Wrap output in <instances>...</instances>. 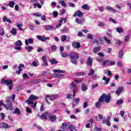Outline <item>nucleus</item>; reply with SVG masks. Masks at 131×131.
Returning <instances> with one entry per match:
<instances>
[{
  "mask_svg": "<svg viewBox=\"0 0 131 131\" xmlns=\"http://www.w3.org/2000/svg\"><path fill=\"white\" fill-rule=\"evenodd\" d=\"M38 99V97L32 95H31L28 100L26 101L27 104L30 105L32 108H36V103H34V100H37Z\"/></svg>",
  "mask_w": 131,
  "mask_h": 131,
  "instance_id": "1",
  "label": "nucleus"
},
{
  "mask_svg": "<svg viewBox=\"0 0 131 131\" xmlns=\"http://www.w3.org/2000/svg\"><path fill=\"white\" fill-rule=\"evenodd\" d=\"M6 101L7 103V105L3 104V106L5 107L6 110H10V111H13L14 108L13 107V103H12V100L9 98H7L6 99Z\"/></svg>",
  "mask_w": 131,
  "mask_h": 131,
  "instance_id": "2",
  "label": "nucleus"
},
{
  "mask_svg": "<svg viewBox=\"0 0 131 131\" xmlns=\"http://www.w3.org/2000/svg\"><path fill=\"white\" fill-rule=\"evenodd\" d=\"M69 58L71 60H77L79 59V54L77 52L72 51L69 54Z\"/></svg>",
  "mask_w": 131,
  "mask_h": 131,
  "instance_id": "3",
  "label": "nucleus"
},
{
  "mask_svg": "<svg viewBox=\"0 0 131 131\" xmlns=\"http://www.w3.org/2000/svg\"><path fill=\"white\" fill-rule=\"evenodd\" d=\"M62 129L63 130H65V129H75V126L72 125H67V124L64 122L62 124Z\"/></svg>",
  "mask_w": 131,
  "mask_h": 131,
  "instance_id": "4",
  "label": "nucleus"
},
{
  "mask_svg": "<svg viewBox=\"0 0 131 131\" xmlns=\"http://www.w3.org/2000/svg\"><path fill=\"white\" fill-rule=\"evenodd\" d=\"M36 37L37 39H38V40H40L43 42H45V41H47V40H50V37H46L45 36H41L40 35H37Z\"/></svg>",
  "mask_w": 131,
  "mask_h": 131,
  "instance_id": "5",
  "label": "nucleus"
},
{
  "mask_svg": "<svg viewBox=\"0 0 131 131\" xmlns=\"http://www.w3.org/2000/svg\"><path fill=\"white\" fill-rule=\"evenodd\" d=\"M103 98V100H105V102L106 103H110V100H111V95L110 94H108L107 95H106L105 94H103L102 96Z\"/></svg>",
  "mask_w": 131,
  "mask_h": 131,
  "instance_id": "6",
  "label": "nucleus"
},
{
  "mask_svg": "<svg viewBox=\"0 0 131 131\" xmlns=\"http://www.w3.org/2000/svg\"><path fill=\"white\" fill-rule=\"evenodd\" d=\"M103 102V97H100L98 101L96 103L95 106L96 108H100L102 106V103Z\"/></svg>",
  "mask_w": 131,
  "mask_h": 131,
  "instance_id": "7",
  "label": "nucleus"
},
{
  "mask_svg": "<svg viewBox=\"0 0 131 131\" xmlns=\"http://www.w3.org/2000/svg\"><path fill=\"white\" fill-rule=\"evenodd\" d=\"M22 45V42L21 40H17L15 43V46H16L14 47L15 50H17V51H20L21 50V48L20 47V46Z\"/></svg>",
  "mask_w": 131,
  "mask_h": 131,
  "instance_id": "8",
  "label": "nucleus"
},
{
  "mask_svg": "<svg viewBox=\"0 0 131 131\" xmlns=\"http://www.w3.org/2000/svg\"><path fill=\"white\" fill-rule=\"evenodd\" d=\"M98 56H99V57L96 58V60H97L98 62H102V61H103V58L105 57V54H104L103 52H99Z\"/></svg>",
  "mask_w": 131,
  "mask_h": 131,
  "instance_id": "9",
  "label": "nucleus"
},
{
  "mask_svg": "<svg viewBox=\"0 0 131 131\" xmlns=\"http://www.w3.org/2000/svg\"><path fill=\"white\" fill-rule=\"evenodd\" d=\"M1 83H3V84H7V85H10V84H12L13 82L11 80H7L6 81L5 79H2L1 80Z\"/></svg>",
  "mask_w": 131,
  "mask_h": 131,
  "instance_id": "10",
  "label": "nucleus"
},
{
  "mask_svg": "<svg viewBox=\"0 0 131 131\" xmlns=\"http://www.w3.org/2000/svg\"><path fill=\"white\" fill-rule=\"evenodd\" d=\"M73 49H79L80 48V43L76 41H73L72 43Z\"/></svg>",
  "mask_w": 131,
  "mask_h": 131,
  "instance_id": "11",
  "label": "nucleus"
},
{
  "mask_svg": "<svg viewBox=\"0 0 131 131\" xmlns=\"http://www.w3.org/2000/svg\"><path fill=\"white\" fill-rule=\"evenodd\" d=\"M70 87L73 88L74 89L73 97H75V94H76V91H77V88L76 87V85H75L74 83H72L70 85Z\"/></svg>",
  "mask_w": 131,
  "mask_h": 131,
  "instance_id": "12",
  "label": "nucleus"
},
{
  "mask_svg": "<svg viewBox=\"0 0 131 131\" xmlns=\"http://www.w3.org/2000/svg\"><path fill=\"white\" fill-rule=\"evenodd\" d=\"M124 90V89L123 88V87L122 86H120V87H118L117 88V91H116V94L118 95L119 96L120 95V94H121V93H122V91Z\"/></svg>",
  "mask_w": 131,
  "mask_h": 131,
  "instance_id": "13",
  "label": "nucleus"
},
{
  "mask_svg": "<svg viewBox=\"0 0 131 131\" xmlns=\"http://www.w3.org/2000/svg\"><path fill=\"white\" fill-rule=\"evenodd\" d=\"M106 10L109 11V12H113V13H117V10L111 7V6H106Z\"/></svg>",
  "mask_w": 131,
  "mask_h": 131,
  "instance_id": "14",
  "label": "nucleus"
},
{
  "mask_svg": "<svg viewBox=\"0 0 131 131\" xmlns=\"http://www.w3.org/2000/svg\"><path fill=\"white\" fill-rule=\"evenodd\" d=\"M83 15V13L80 10H78L75 14L74 17H82Z\"/></svg>",
  "mask_w": 131,
  "mask_h": 131,
  "instance_id": "15",
  "label": "nucleus"
},
{
  "mask_svg": "<svg viewBox=\"0 0 131 131\" xmlns=\"http://www.w3.org/2000/svg\"><path fill=\"white\" fill-rule=\"evenodd\" d=\"M33 39L32 38H29L28 39H26L25 40V43L26 46H28L29 43H33Z\"/></svg>",
  "mask_w": 131,
  "mask_h": 131,
  "instance_id": "16",
  "label": "nucleus"
},
{
  "mask_svg": "<svg viewBox=\"0 0 131 131\" xmlns=\"http://www.w3.org/2000/svg\"><path fill=\"white\" fill-rule=\"evenodd\" d=\"M48 116H49V112H46L41 115L40 118L41 119H47Z\"/></svg>",
  "mask_w": 131,
  "mask_h": 131,
  "instance_id": "17",
  "label": "nucleus"
},
{
  "mask_svg": "<svg viewBox=\"0 0 131 131\" xmlns=\"http://www.w3.org/2000/svg\"><path fill=\"white\" fill-rule=\"evenodd\" d=\"M42 66H47L48 65V62H47V58L46 56L42 57Z\"/></svg>",
  "mask_w": 131,
  "mask_h": 131,
  "instance_id": "18",
  "label": "nucleus"
},
{
  "mask_svg": "<svg viewBox=\"0 0 131 131\" xmlns=\"http://www.w3.org/2000/svg\"><path fill=\"white\" fill-rule=\"evenodd\" d=\"M48 117L50 121H51L52 122H54V121H55V120H56V119L57 118L56 115H49Z\"/></svg>",
  "mask_w": 131,
  "mask_h": 131,
  "instance_id": "19",
  "label": "nucleus"
},
{
  "mask_svg": "<svg viewBox=\"0 0 131 131\" xmlns=\"http://www.w3.org/2000/svg\"><path fill=\"white\" fill-rule=\"evenodd\" d=\"M93 64V58L91 57H89L87 60V65L88 66H92Z\"/></svg>",
  "mask_w": 131,
  "mask_h": 131,
  "instance_id": "20",
  "label": "nucleus"
},
{
  "mask_svg": "<svg viewBox=\"0 0 131 131\" xmlns=\"http://www.w3.org/2000/svg\"><path fill=\"white\" fill-rule=\"evenodd\" d=\"M54 27L53 26H51V25H46L45 26V30H46V31H48L49 30H54Z\"/></svg>",
  "mask_w": 131,
  "mask_h": 131,
  "instance_id": "21",
  "label": "nucleus"
},
{
  "mask_svg": "<svg viewBox=\"0 0 131 131\" xmlns=\"http://www.w3.org/2000/svg\"><path fill=\"white\" fill-rule=\"evenodd\" d=\"M101 49H102V47H101V46H98V47H95L93 49V52L96 54L98 52H100V51H101Z\"/></svg>",
  "mask_w": 131,
  "mask_h": 131,
  "instance_id": "22",
  "label": "nucleus"
},
{
  "mask_svg": "<svg viewBox=\"0 0 131 131\" xmlns=\"http://www.w3.org/2000/svg\"><path fill=\"white\" fill-rule=\"evenodd\" d=\"M22 68H24V66H20L17 68L18 70L16 71V74L19 75V74L21 73V72H22V70H23Z\"/></svg>",
  "mask_w": 131,
  "mask_h": 131,
  "instance_id": "23",
  "label": "nucleus"
},
{
  "mask_svg": "<svg viewBox=\"0 0 131 131\" xmlns=\"http://www.w3.org/2000/svg\"><path fill=\"white\" fill-rule=\"evenodd\" d=\"M12 113L13 114H16L17 115H20V113H21V111H20V110L18 108H16L15 110H14V111H13L12 112Z\"/></svg>",
  "mask_w": 131,
  "mask_h": 131,
  "instance_id": "24",
  "label": "nucleus"
},
{
  "mask_svg": "<svg viewBox=\"0 0 131 131\" xmlns=\"http://www.w3.org/2000/svg\"><path fill=\"white\" fill-rule=\"evenodd\" d=\"M81 89H82V92H85V91L88 90V86H86L85 83H82Z\"/></svg>",
  "mask_w": 131,
  "mask_h": 131,
  "instance_id": "25",
  "label": "nucleus"
},
{
  "mask_svg": "<svg viewBox=\"0 0 131 131\" xmlns=\"http://www.w3.org/2000/svg\"><path fill=\"white\" fill-rule=\"evenodd\" d=\"M103 80H104L105 83H104L105 84H109V81H110V79L109 78L106 77V76H104L103 77Z\"/></svg>",
  "mask_w": 131,
  "mask_h": 131,
  "instance_id": "26",
  "label": "nucleus"
},
{
  "mask_svg": "<svg viewBox=\"0 0 131 131\" xmlns=\"http://www.w3.org/2000/svg\"><path fill=\"white\" fill-rule=\"evenodd\" d=\"M58 3L60 4V5H61V6L63 7V8H66V7L67 6V5H66V3L63 0H59Z\"/></svg>",
  "mask_w": 131,
  "mask_h": 131,
  "instance_id": "27",
  "label": "nucleus"
},
{
  "mask_svg": "<svg viewBox=\"0 0 131 131\" xmlns=\"http://www.w3.org/2000/svg\"><path fill=\"white\" fill-rule=\"evenodd\" d=\"M16 3L14 1H10L9 4H7V6L10 7V8H14V6Z\"/></svg>",
  "mask_w": 131,
  "mask_h": 131,
  "instance_id": "28",
  "label": "nucleus"
},
{
  "mask_svg": "<svg viewBox=\"0 0 131 131\" xmlns=\"http://www.w3.org/2000/svg\"><path fill=\"white\" fill-rule=\"evenodd\" d=\"M102 123H103V124H106V125H108V126H110V125H111V123H110V121H108L107 120L105 119L103 120Z\"/></svg>",
  "mask_w": 131,
  "mask_h": 131,
  "instance_id": "29",
  "label": "nucleus"
},
{
  "mask_svg": "<svg viewBox=\"0 0 131 131\" xmlns=\"http://www.w3.org/2000/svg\"><path fill=\"white\" fill-rule=\"evenodd\" d=\"M59 98V95H51V101H53V100H56V99H58Z\"/></svg>",
  "mask_w": 131,
  "mask_h": 131,
  "instance_id": "30",
  "label": "nucleus"
},
{
  "mask_svg": "<svg viewBox=\"0 0 131 131\" xmlns=\"http://www.w3.org/2000/svg\"><path fill=\"white\" fill-rule=\"evenodd\" d=\"M51 97H52V96L51 95H47L46 97L45 100H46L47 104H48V105H50V102H49V99H48V98H49V100H51Z\"/></svg>",
  "mask_w": 131,
  "mask_h": 131,
  "instance_id": "31",
  "label": "nucleus"
},
{
  "mask_svg": "<svg viewBox=\"0 0 131 131\" xmlns=\"http://www.w3.org/2000/svg\"><path fill=\"white\" fill-rule=\"evenodd\" d=\"M26 50L28 52V53H30L33 50V47L32 46H28V47H26Z\"/></svg>",
  "mask_w": 131,
  "mask_h": 131,
  "instance_id": "32",
  "label": "nucleus"
},
{
  "mask_svg": "<svg viewBox=\"0 0 131 131\" xmlns=\"http://www.w3.org/2000/svg\"><path fill=\"white\" fill-rule=\"evenodd\" d=\"M53 72L55 73H59V74L61 73H64L65 72V71H62V70H53Z\"/></svg>",
  "mask_w": 131,
  "mask_h": 131,
  "instance_id": "33",
  "label": "nucleus"
},
{
  "mask_svg": "<svg viewBox=\"0 0 131 131\" xmlns=\"http://www.w3.org/2000/svg\"><path fill=\"white\" fill-rule=\"evenodd\" d=\"M12 35H16L17 34V31L14 28H12V30L10 31Z\"/></svg>",
  "mask_w": 131,
  "mask_h": 131,
  "instance_id": "34",
  "label": "nucleus"
},
{
  "mask_svg": "<svg viewBox=\"0 0 131 131\" xmlns=\"http://www.w3.org/2000/svg\"><path fill=\"white\" fill-rule=\"evenodd\" d=\"M60 55L62 58H67V57H69V54L67 53H61Z\"/></svg>",
  "mask_w": 131,
  "mask_h": 131,
  "instance_id": "35",
  "label": "nucleus"
},
{
  "mask_svg": "<svg viewBox=\"0 0 131 131\" xmlns=\"http://www.w3.org/2000/svg\"><path fill=\"white\" fill-rule=\"evenodd\" d=\"M81 8H82V9H83L84 10H88V11H89V10H90V7H89V5L87 4H85V5L82 6Z\"/></svg>",
  "mask_w": 131,
  "mask_h": 131,
  "instance_id": "36",
  "label": "nucleus"
},
{
  "mask_svg": "<svg viewBox=\"0 0 131 131\" xmlns=\"http://www.w3.org/2000/svg\"><path fill=\"white\" fill-rule=\"evenodd\" d=\"M103 39L104 40H105V41H106V43H107L108 45L111 43V40H110V39H109V38L107 37H103Z\"/></svg>",
  "mask_w": 131,
  "mask_h": 131,
  "instance_id": "37",
  "label": "nucleus"
},
{
  "mask_svg": "<svg viewBox=\"0 0 131 131\" xmlns=\"http://www.w3.org/2000/svg\"><path fill=\"white\" fill-rule=\"evenodd\" d=\"M116 31L118 32V33H122V32H123V29L120 27L117 28Z\"/></svg>",
  "mask_w": 131,
  "mask_h": 131,
  "instance_id": "38",
  "label": "nucleus"
},
{
  "mask_svg": "<svg viewBox=\"0 0 131 131\" xmlns=\"http://www.w3.org/2000/svg\"><path fill=\"white\" fill-rule=\"evenodd\" d=\"M10 127H11V126L6 122H3V128H10Z\"/></svg>",
  "mask_w": 131,
  "mask_h": 131,
  "instance_id": "39",
  "label": "nucleus"
},
{
  "mask_svg": "<svg viewBox=\"0 0 131 131\" xmlns=\"http://www.w3.org/2000/svg\"><path fill=\"white\" fill-rule=\"evenodd\" d=\"M60 39H61V41H65L66 40V39H67V36H66V35H63L61 36Z\"/></svg>",
  "mask_w": 131,
  "mask_h": 131,
  "instance_id": "40",
  "label": "nucleus"
},
{
  "mask_svg": "<svg viewBox=\"0 0 131 131\" xmlns=\"http://www.w3.org/2000/svg\"><path fill=\"white\" fill-rule=\"evenodd\" d=\"M123 100L122 99H119L117 101V105H122L123 104Z\"/></svg>",
  "mask_w": 131,
  "mask_h": 131,
  "instance_id": "41",
  "label": "nucleus"
},
{
  "mask_svg": "<svg viewBox=\"0 0 131 131\" xmlns=\"http://www.w3.org/2000/svg\"><path fill=\"white\" fill-rule=\"evenodd\" d=\"M110 60H106L104 61H103L102 62L103 65L105 66V65H110Z\"/></svg>",
  "mask_w": 131,
  "mask_h": 131,
  "instance_id": "42",
  "label": "nucleus"
},
{
  "mask_svg": "<svg viewBox=\"0 0 131 131\" xmlns=\"http://www.w3.org/2000/svg\"><path fill=\"white\" fill-rule=\"evenodd\" d=\"M124 113H125V112L121 111L119 114L121 115V116L122 117V118H124L125 120H126L125 118L124 117Z\"/></svg>",
  "mask_w": 131,
  "mask_h": 131,
  "instance_id": "43",
  "label": "nucleus"
},
{
  "mask_svg": "<svg viewBox=\"0 0 131 131\" xmlns=\"http://www.w3.org/2000/svg\"><path fill=\"white\" fill-rule=\"evenodd\" d=\"M79 101H80V99L79 98H75L73 99V102H75L76 104H78V103H79Z\"/></svg>",
  "mask_w": 131,
  "mask_h": 131,
  "instance_id": "44",
  "label": "nucleus"
},
{
  "mask_svg": "<svg viewBox=\"0 0 131 131\" xmlns=\"http://www.w3.org/2000/svg\"><path fill=\"white\" fill-rule=\"evenodd\" d=\"M123 57V51L121 50L119 53V58H122Z\"/></svg>",
  "mask_w": 131,
  "mask_h": 131,
  "instance_id": "45",
  "label": "nucleus"
},
{
  "mask_svg": "<svg viewBox=\"0 0 131 131\" xmlns=\"http://www.w3.org/2000/svg\"><path fill=\"white\" fill-rule=\"evenodd\" d=\"M0 35L1 36L5 35V31H4V29L3 28L0 29Z\"/></svg>",
  "mask_w": 131,
  "mask_h": 131,
  "instance_id": "46",
  "label": "nucleus"
},
{
  "mask_svg": "<svg viewBox=\"0 0 131 131\" xmlns=\"http://www.w3.org/2000/svg\"><path fill=\"white\" fill-rule=\"evenodd\" d=\"M94 130L96 131H101L102 128L98 127L97 126H94Z\"/></svg>",
  "mask_w": 131,
  "mask_h": 131,
  "instance_id": "47",
  "label": "nucleus"
},
{
  "mask_svg": "<svg viewBox=\"0 0 131 131\" xmlns=\"http://www.w3.org/2000/svg\"><path fill=\"white\" fill-rule=\"evenodd\" d=\"M53 15L54 18H56L57 17L58 15H59V13H58V11H54L53 12Z\"/></svg>",
  "mask_w": 131,
  "mask_h": 131,
  "instance_id": "48",
  "label": "nucleus"
},
{
  "mask_svg": "<svg viewBox=\"0 0 131 131\" xmlns=\"http://www.w3.org/2000/svg\"><path fill=\"white\" fill-rule=\"evenodd\" d=\"M87 37L88 38H89V39H93L94 36L92 34H88Z\"/></svg>",
  "mask_w": 131,
  "mask_h": 131,
  "instance_id": "49",
  "label": "nucleus"
},
{
  "mask_svg": "<svg viewBox=\"0 0 131 131\" xmlns=\"http://www.w3.org/2000/svg\"><path fill=\"white\" fill-rule=\"evenodd\" d=\"M66 19H67V17H66L65 18H62L60 19L59 23H62L63 21H64V23H67V21H66Z\"/></svg>",
  "mask_w": 131,
  "mask_h": 131,
  "instance_id": "50",
  "label": "nucleus"
},
{
  "mask_svg": "<svg viewBox=\"0 0 131 131\" xmlns=\"http://www.w3.org/2000/svg\"><path fill=\"white\" fill-rule=\"evenodd\" d=\"M68 31V28H66L61 30V32L63 33H66Z\"/></svg>",
  "mask_w": 131,
  "mask_h": 131,
  "instance_id": "51",
  "label": "nucleus"
},
{
  "mask_svg": "<svg viewBox=\"0 0 131 131\" xmlns=\"http://www.w3.org/2000/svg\"><path fill=\"white\" fill-rule=\"evenodd\" d=\"M51 64H57V63H58V61L56 59H53L51 60Z\"/></svg>",
  "mask_w": 131,
  "mask_h": 131,
  "instance_id": "52",
  "label": "nucleus"
},
{
  "mask_svg": "<svg viewBox=\"0 0 131 131\" xmlns=\"http://www.w3.org/2000/svg\"><path fill=\"white\" fill-rule=\"evenodd\" d=\"M105 73H107V75H108V76H111V75H112V73H111V71H105Z\"/></svg>",
  "mask_w": 131,
  "mask_h": 131,
  "instance_id": "53",
  "label": "nucleus"
},
{
  "mask_svg": "<svg viewBox=\"0 0 131 131\" xmlns=\"http://www.w3.org/2000/svg\"><path fill=\"white\" fill-rule=\"evenodd\" d=\"M110 21L113 22V23H114V24H116V23H116V20L114 19L113 18H112V17H111L110 18Z\"/></svg>",
  "mask_w": 131,
  "mask_h": 131,
  "instance_id": "54",
  "label": "nucleus"
},
{
  "mask_svg": "<svg viewBox=\"0 0 131 131\" xmlns=\"http://www.w3.org/2000/svg\"><path fill=\"white\" fill-rule=\"evenodd\" d=\"M29 29H30L31 30H34V29H35V28L34 27V26L31 25L30 26H29Z\"/></svg>",
  "mask_w": 131,
  "mask_h": 131,
  "instance_id": "55",
  "label": "nucleus"
},
{
  "mask_svg": "<svg viewBox=\"0 0 131 131\" xmlns=\"http://www.w3.org/2000/svg\"><path fill=\"white\" fill-rule=\"evenodd\" d=\"M51 49L52 51H56L57 50V46L53 45L51 47Z\"/></svg>",
  "mask_w": 131,
  "mask_h": 131,
  "instance_id": "56",
  "label": "nucleus"
},
{
  "mask_svg": "<svg viewBox=\"0 0 131 131\" xmlns=\"http://www.w3.org/2000/svg\"><path fill=\"white\" fill-rule=\"evenodd\" d=\"M93 42L94 43H96L97 46H99L100 45V43L99 42V40H98V39H94Z\"/></svg>",
  "mask_w": 131,
  "mask_h": 131,
  "instance_id": "57",
  "label": "nucleus"
},
{
  "mask_svg": "<svg viewBox=\"0 0 131 131\" xmlns=\"http://www.w3.org/2000/svg\"><path fill=\"white\" fill-rule=\"evenodd\" d=\"M99 86V84H95L92 85V90H95V89H97Z\"/></svg>",
  "mask_w": 131,
  "mask_h": 131,
  "instance_id": "58",
  "label": "nucleus"
},
{
  "mask_svg": "<svg viewBox=\"0 0 131 131\" xmlns=\"http://www.w3.org/2000/svg\"><path fill=\"white\" fill-rule=\"evenodd\" d=\"M116 45H121V43H122V41H121V40H120V39H117V41H116Z\"/></svg>",
  "mask_w": 131,
  "mask_h": 131,
  "instance_id": "59",
  "label": "nucleus"
},
{
  "mask_svg": "<svg viewBox=\"0 0 131 131\" xmlns=\"http://www.w3.org/2000/svg\"><path fill=\"white\" fill-rule=\"evenodd\" d=\"M0 116L1 117L3 120H4L5 119V117H6V115L3 113H1Z\"/></svg>",
  "mask_w": 131,
  "mask_h": 131,
  "instance_id": "60",
  "label": "nucleus"
},
{
  "mask_svg": "<svg viewBox=\"0 0 131 131\" xmlns=\"http://www.w3.org/2000/svg\"><path fill=\"white\" fill-rule=\"evenodd\" d=\"M69 7H72V8H74L75 7V4L72 3H70L68 4Z\"/></svg>",
  "mask_w": 131,
  "mask_h": 131,
  "instance_id": "61",
  "label": "nucleus"
},
{
  "mask_svg": "<svg viewBox=\"0 0 131 131\" xmlns=\"http://www.w3.org/2000/svg\"><path fill=\"white\" fill-rule=\"evenodd\" d=\"M71 62L73 63V64H75V65H76L77 64V60L76 59H72L71 60Z\"/></svg>",
  "mask_w": 131,
  "mask_h": 131,
  "instance_id": "62",
  "label": "nucleus"
},
{
  "mask_svg": "<svg viewBox=\"0 0 131 131\" xmlns=\"http://www.w3.org/2000/svg\"><path fill=\"white\" fill-rule=\"evenodd\" d=\"M77 75L78 76H80L81 75H85V73L78 72L77 73Z\"/></svg>",
  "mask_w": 131,
  "mask_h": 131,
  "instance_id": "63",
  "label": "nucleus"
},
{
  "mask_svg": "<svg viewBox=\"0 0 131 131\" xmlns=\"http://www.w3.org/2000/svg\"><path fill=\"white\" fill-rule=\"evenodd\" d=\"M94 74V70L93 69H91L90 70V73L88 74L89 75H93Z\"/></svg>",
  "mask_w": 131,
  "mask_h": 131,
  "instance_id": "64",
  "label": "nucleus"
}]
</instances>
